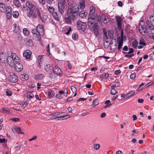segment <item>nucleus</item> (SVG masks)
I'll return each mask as SVG.
<instances>
[{
  "mask_svg": "<svg viewBox=\"0 0 154 154\" xmlns=\"http://www.w3.org/2000/svg\"><path fill=\"white\" fill-rule=\"evenodd\" d=\"M27 15L29 17H32L34 18L39 17L42 21L45 20L47 17L46 15H41L39 8L36 7L32 10H29L27 13Z\"/></svg>",
  "mask_w": 154,
  "mask_h": 154,
  "instance_id": "f257e3e1",
  "label": "nucleus"
},
{
  "mask_svg": "<svg viewBox=\"0 0 154 154\" xmlns=\"http://www.w3.org/2000/svg\"><path fill=\"white\" fill-rule=\"evenodd\" d=\"M19 57L14 53H12L11 56L8 57V63L10 66H14V64L20 62Z\"/></svg>",
  "mask_w": 154,
  "mask_h": 154,
  "instance_id": "f03ea898",
  "label": "nucleus"
},
{
  "mask_svg": "<svg viewBox=\"0 0 154 154\" xmlns=\"http://www.w3.org/2000/svg\"><path fill=\"white\" fill-rule=\"evenodd\" d=\"M65 3V1H62L59 2L58 4V11L60 13L62 14L64 12Z\"/></svg>",
  "mask_w": 154,
  "mask_h": 154,
  "instance_id": "7ed1b4c3",
  "label": "nucleus"
},
{
  "mask_svg": "<svg viewBox=\"0 0 154 154\" xmlns=\"http://www.w3.org/2000/svg\"><path fill=\"white\" fill-rule=\"evenodd\" d=\"M77 25L78 29L82 31H85L87 27L86 24L85 23L82 22L80 20L77 22Z\"/></svg>",
  "mask_w": 154,
  "mask_h": 154,
  "instance_id": "20e7f679",
  "label": "nucleus"
},
{
  "mask_svg": "<svg viewBox=\"0 0 154 154\" xmlns=\"http://www.w3.org/2000/svg\"><path fill=\"white\" fill-rule=\"evenodd\" d=\"M8 79L10 81L13 83H16L18 81V78L15 74L13 72L9 73Z\"/></svg>",
  "mask_w": 154,
  "mask_h": 154,
  "instance_id": "39448f33",
  "label": "nucleus"
},
{
  "mask_svg": "<svg viewBox=\"0 0 154 154\" xmlns=\"http://www.w3.org/2000/svg\"><path fill=\"white\" fill-rule=\"evenodd\" d=\"M25 6L29 9V10H32L36 7L34 2L29 0L26 2Z\"/></svg>",
  "mask_w": 154,
  "mask_h": 154,
  "instance_id": "423d86ee",
  "label": "nucleus"
},
{
  "mask_svg": "<svg viewBox=\"0 0 154 154\" xmlns=\"http://www.w3.org/2000/svg\"><path fill=\"white\" fill-rule=\"evenodd\" d=\"M79 10V7L77 5H72L69 8L67 11V12H69V13L71 14V12L74 13L75 12V13L77 14Z\"/></svg>",
  "mask_w": 154,
  "mask_h": 154,
  "instance_id": "0eeeda50",
  "label": "nucleus"
},
{
  "mask_svg": "<svg viewBox=\"0 0 154 154\" xmlns=\"http://www.w3.org/2000/svg\"><path fill=\"white\" fill-rule=\"evenodd\" d=\"M53 72L57 75H58L60 77H61L63 74V72L62 71L61 69L60 68L57 66H55L53 68Z\"/></svg>",
  "mask_w": 154,
  "mask_h": 154,
  "instance_id": "6e6552de",
  "label": "nucleus"
},
{
  "mask_svg": "<svg viewBox=\"0 0 154 154\" xmlns=\"http://www.w3.org/2000/svg\"><path fill=\"white\" fill-rule=\"evenodd\" d=\"M115 18L116 24L117 28L120 30L122 28V18L119 16H116Z\"/></svg>",
  "mask_w": 154,
  "mask_h": 154,
  "instance_id": "1a4fd4ad",
  "label": "nucleus"
},
{
  "mask_svg": "<svg viewBox=\"0 0 154 154\" xmlns=\"http://www.w3.org/2000/svg\"><path fill=\"white\" fill-rule=\"evenodd\" d=\"M32 33L35 37L37 40L39 41L41 38L40 34L39 33L37 29H33L32 30Z\"/></svg>",
  "mask_w": 154,
  "mask_h": 154,
  "instance_id": "9d476101",
  "label": "nucleus"
},
{
  "mask_svg": "<svg viewBox=\"0 0 154 154\" xmlns=\"http://www.w3.org/2000/svg\"><path fill=\"white\" fill-rule=\"evenodd\" d=\"M61 115H62V112H55L51 115V116H52L50 117V119L52 120L56 119H60Z\"/></svg>",
  "mask_w": 154,
  "mask_h": 154,
  "instance_id": "9b49d317",
  "label": "nucleus"
},
{
  "mask_svg": "<svg viewBox=\"0 0 154 154\" xmlns=\"http://www.w3.org/2000/svg\"><path fill=\"white\" fill-rule=\"evenodd\" d=\"M139 30L141 34L143 35H144L145 34H148L149 32L148 31V29H147L146 27L144 28L142 26H141V27L140 26H139Z\"/></svg>",
  "mask_w": 154,
  "mask_h": 154,
  "instance_id": "f8f14e48",
  "label": "nucleus"
},
{
  "mask_svg": "<svg viewBox=\"0 0 154 154\" xmlns=\"http://www.w3.org/2000/svg\"><path fill=\"white\" fill-rule=\"evenodd\" d=\"M15 70L18 72L21 71L23 69V66L22 64H20V62L14 64Z\"/></svg>",
  "mask_w": 154,
  "mask_h": 154,
  "instance_id": "ddd939ff",
  "label": "nucleus"
},
{
  "mask_svg": "<svg viewBox=\"0 0 154 154\" xmlns=\"http://www.w3.org/2000/svg\"><path fill=\"white\" fill-rule=\"evenodd\" d=\"M36 28L40 35L44 33V27L42 25L39 24L37 26Z\"/></svg>",
  "mask_w": 154,
  "mask_h": 154,
  "instance_id": "4468645a",
  "label": "nucleus"
},
{
  "mask_svg": "<svg viewBox=\"0 0 154 154\" xmlns=\"http://www.w3.org/2000/svg\"><path fill=\"white\" fill-rule=\"evenodd\" d=\"M101 18L103 22L104 23H106L109 21L108 17L106 15L102 13L101 14Z\"/></svg>",
  "mask_w": 154,
  "mask_h": 154,
  "instance_id": "2eb2a0df",
  "label": "nucleus"
},
{
  "mask_svg": "<svg viewBox=\"0 0 154 154\" xmlns=\"http://www.w3.org/2000/svg\"><path fill=\"white\" fill-rule=\"evenodd\" d=\"M93 29L95 35L97 36L99 35L98 27L97 24L94 23L93 26Z\"/></svg>",
  "mask_w": 154,
  "mask_h": 154,
  "instance_id": "dca6fc26",
  "label": "nucleus"
},
{
  "mask_svg": "<svg viewBox=\"0 0 154 154\" xmlns=\"http://www.w3.org/2000/svg\"><path fill=\"white\" fill-rule=\"evenodd\" d=\"M31 52L29 50H26L23 54V56L26 59H29L30 58Z\"/></svg>",
  "mask_w": 154,
  "mask_h": 154,
  "instance_id": "f3484780",
  "label": "nucleus"
},
{
  "mask_svg": "<svg viewBox=\"0 0 154 154\" xmlns=\"http://www.w3.org/2000/svg\"><path fill=\"white\" fill-rule=\"evenodd\" d=\"M95 19L94 17H89L88 20V25L89 26H91L92 25H93L95 22Z\"/></svg>",
  "mask_w": 154,
  "mask_h": 154,
  "instance_id": "a211bd4d",
  "label": "nucleus"
},
{
  "mask_svg": "<svg viewBox=\"0 0 154 154\" xmlns=\"http://www.w3.org/2000/svg\"><path fill=\"white\" fill-rule=\"evenodd\" d=\"M95 14V9L93 6L90 8V14L89 17H94Z\"/></svg>",
  "mask_w": 154,
  "mask_h": 154,
  "instance_id": "6ab92c4d",
  "label": "nucleus"
},
{
  "mask_svg": "<svg viewBox=\"0 0 154 154\" xmlns=\"http://www.w3.org/2000/svg\"><path fill=\"white\" fill-rule=\"evenodd\" d=\"M145 26L147 29L148 30L150 29L152 30L154 29V25L152 24L149 21H146Z\"/></svg>",
  "mask_w": 154,
  "mask_h": 154,
  "instance_id": "aec40b11",
  "label": "nucleus"
},
{
  "mask_svg": "<svg viewBox=\"0 0 154 154\" xmlns=\"http://www.w3.org/2000/svg\"><path fill=\"white\" fill-rule=\"evenodd\" d=\"M44 68L46 72H50L51 71L53 68L50 64H48L45 65Z\"/></svg>",
  "mask_w": 154,
  "mask_h": 154,
  "instance_id": "412c9836",
  "label": "nucleus"
},
{
  "mask_svg": "<svg viewBox=\"0 0 154 154\" xmlns=\"http://www.w3.org/2000/svg\"><path fill=\"white\" fill-rule=\"evenodd\" d=\"M13 26L14 28V32L16 33H19L20 31L19 26L16 23L14 24Z\"/></svg>",
  "mask_w": 154,
  "mask_h": 154,
  "instance_id": "4be33fe9",
  "label": "nucleus"
},
{
  "mask_svg": "<svg viewBox=\"0 0 154 154\" xmlns=\"http://www.w3.org/2000/svg\"><path fill=\"white\" fill-rule=\"evenodd\" d=\"M0 60L2 63L8 62V57L5 55H2L1 54L0 55Z\"/></svg>",
  "mask_w": 154,
  "mask_h": 154,
  "instance_id": "5701e85b",
  "label": "nucleus"
},
{
  "mask_svg": "<svg viewBox=\"0 0 154 154\" xmlns=\"http://www.w3.org/2000/svg\"><path fill=\"white\" fill-rule=\"evenodd\" d=\"M45 93V95L49 97H53L54 95V92L53 91H47Z\"/></svg>",
  "mask_w": 154,
  "mask_h": 154,
  "instance_id": "b1692460",
  "label": "nucleus"
},
{
  "mask_svg": "<svg viewBox=\"0 0 154 154\" xmlns=\"http://www.w3.org/2000/svg\"><path fill=\"white\" fill-rule=\"evenodd\" d=\"M60 119H58V120H64L66 119L70 118V116L69 115H65L62 112V115L60 116Z\"/></svg>",
  "mask_w": 154,
  "mask_h": 154,
  "instance_id": "393cba45",
  "label": "nucleus"
},
{
  "mask_svg": "<svg viewBox=\"0 0 154 154\" xmlns=\"http://www.w3.org/2000/svg\"><path fill=\"white\" fill-rule=\"evenodd\" d=\"M20 78L21 80L23 81H25L28 80L29 77L27 74H21L20 76Z\"/></svg>",
  "mask_w": 154,
  "mask_h": 154,
  "instance_id": "a878e982",
  "label": "nucleus"
},
{
  "mask_svg": "<svg viewBox=\"0 0 154 154\" xmlns=\"http://www.w3.org/2000/svg\"><path fill=\"white\" fill-rule=\"evenodd\" d=\"M67 15L69 18L72 19H74L75 16L77 15V14L75 13V12L74 13L73 12V13L71 12V14H70V13L69 14V12H67Z\"/></svg>",
  "mask_w": 154,
  "mask_h": 154,
  "instance_id": "bb28decb",
  "label": "nucleus"
},
{
  "mask_svg": "<svg viewBox=\"0 0 154 154\" xmlns=\"http://www.w3.org/2000/svg\"><path fill=\"white\" fill-rule=\"evenodd\" d=\"M13 4L17 8H20L21 6V4L19 0H13Z\"/></svg>",
  "mask_w": 154,
  "mask_h": 154,
  "instance_id": "cd10ccee",
  "label": "nucleus"
},
{
  "mask_svg": "<svg viewBox=\"0 0 154 154\" xmlns=\"http://www.w3.org/2000/svg\"><path fill=\"white\" fill-rule=\"evenodd\" d=\"M85 12L84 11H81L79 12L78 13L79 16L82 18H84L86 17Z\"/></svg>",
  "mask_w": 154,
  "mask_h": 154,
  "instance_id": "c85d7f7f",
  "label": "nucleus"
},
{
  "mask_svg": "<svg viewBox=\"0 0 154 154\" xmlns=\"http://www.w3.org/2000/svg\"><path fill=\"white\" fill-rule=\"evenodd\" d=\"M43 55H39L38 56V66L40 67L42 64V62L43 60L42 57Z\"/></svg>",
  "mask_w": 154,
  "mask_h": 154,
  "instance_id": "c756f323",
  "label": "nucleus"
},
{
  "mask_svg": "<svg viewBox=\"0 0 154 154\" xmlns=\"http://www.w3.org/2000/svg\"><path fill=\"white\" fill-rule=\"evenodd\" d=\"M6 8L4 4L0 3V11L2 12H5Z\"/></svg>",
  "mask_w": 154,
  "mask_h": 154,
  "instance_id": "7c9ffc66",
  "label": "nucleus"
},
{
  "mask_svg": "<svg viewBox=\"0 0 154 154\" xmlns=\"http://www.w3.org/2000/svg\"><path fill=\"white\" fill-rule=\"evenodd\" d=\"M26 45L29 47H31L33 45L32 41L31 39H28L26 40Z\"/></svg>",
  "mask_w": 154,
  "mask_h": 154,
  "instance_id": "2f4dec72",
  "label": "nucleus"
},
{
  "mask_svg": "<svg viewBox=\"0 0 154 154\" xmlns=\"http://www.w3.org/2000/svg\"><path fill=\"white\" fill-rule=\"evenodd\" d=\"M117 41L118 43V49L119 50L121 49V47L122 46L123 41L117 40Z\"/></svg>",
  "mask_w": 154,
  "mask_h": 154,
  "instance_id": "473e14b6",
  "label": "nucleus"
},
{
  "mask_svg": "<svg viewBox=\"0 0 154 154\" xmlns=\"http://www.w3.org/2000/svg\"><path fill=\"white\" fill-rule=\"evenodd\" d=\"M52 15L55 20L57 21L59 20L60 17L59 16V15L57 14V13L54 12L52 14Z\"/></svg>",
  "mask_w": 154,
  "mask_h": 154,
  "instance_id": "72a5a7b5",
  "label": "nucleus"
},
{
  "mask_svg": "<svg viewBox=\"0 0 154 154\" xmlns=\"http://www.w3.org/2000/svg\"><path fill=\"white\" fill-rule=\"evenodd\" d=\"M105 104H106V105L104 106V108H106L112 105L110 103V101L109 100H108L105 101Z\"/></svg>",
  "mask_w": 154,
  "mask_h": 154,
  "instance_id": "f704fd0d",
  "label": "nucleus"
},
{
  "mask_svg": "<svg viewBox=\"0 0 154 154\" xmlns=\"http://www.w3.org/2000/svg\"><path fill=\"white\" fill-rule=\"evenodd\" d=\"M44 77V75L42 74H41L39 75H37L35 76V79L38 80H40L42 79Z\"/></svg>",
  "mask_w": 154,
  "mask_h": 154,
  "instance_id": "c9c22d12",
  "label": "nucleus"
},
{
  "mask_svg": "<svg viewBox=\"0 0 154 154\" xmlns=\"http://www.w3.org/2000/svg\"><path fill=\"white\" fill-rule=\"evenodd\" d=\"M99 104V101L97 99H95L93 101L92 105L93 106H95Z\"/></svg>",
  "mask_w": 154,
  "mask_h": 154,
  "instance_id": "e433bc0d",
  "label": "nucleus"
},
{
  "mask_svg": "<svg viewBox=\"0 0 154 154\" xmlns=\"http://www.w3.org/2000/svg\"><path fill=\"white\" fill-rule=\"evenodd\" d=\"M12 8L11 6L7 7L5 9L6 13H12Z\"/></svg>",
  "mask_w": 154,
  "mask_h": 154,
  "instance_id": "4c0bfd02",
  "label": "nucleus"
},
{
  "mask_svg": "<svg viewBox=\"0 0 154 154\" xmlns=\"http://www.w3.org/2000/svg\"><path fill=\"white\" fill-rule=\"evenodd\" d=\"M108 34L109 37L112 38L113 37L114 33L112 30H109L108 31Z\"/></svg>",
  "mask_w": 154,
  "mask_h": 154,
  "instance_id": "58836bf2",
  "label": "nucleus"
},
{
  "mask_svg": "<svg viewBox=\"0 0 154 154\" xmlns=\"http://www.w3.org/2000/svg\"><path fill=\"white\" fill-rule=\"evenodd\" d=\"M135 93L134 91H131L128 94H126V96L127 97H129L133 95Z\"/></svg>",
  "mask_w": 154,
  "mask_h": 154,
  "instance_id": "ea45409f",
  "label": "nucleus"
},
{
  "mask_svg": "<svg viewBox=\"0 0 154 154\" xmlns=\"http://www.w3.org/2000/svg\"><path fill=\"white\" fill-rule=\"evenodd\" d=\"M138 45V43L137 41L135 40L132 43V45L133 47L134 48H136Z\"/></svg>",
  "mask_w": 154,
  "mask_h": 154,
  "instance_id": "a19ab883",
  "label": "nucleus"
},
{
  "mask_svg": "<svg viewBox=\"0 0 154 154\" xmlns=\"http://www.w3.org/2000/svg\"><path fill=\"white\" fill-rule=\"evenodd\" d=\"M12 14L13 17L15 18L18 17L19 15L18 12L17 11L14 12Z\"/></svg>",
  "mask_w": 154,
  "mask_h": 154,
  "instance_id": "79ce46f5",
  "label": "nucleus"
},
{
  "mask_svg": "<svg viewBox=\"0 0 154 154\" xmlns=\"http://www.w3.org/2000/svg\"><path fill=\"white\" fill-rule=\"evenodd\" d=\"M23 32L24 34L26 35H28L29 33V32L26 28L23 29Z\"/></svg>",
  "mask_w": 154,
  "mask_h": 154,
  "instance_id": "37998d69",
  "label": "nucleus"
},
{
  "mask_svg": "<svg viewBox=\"0 0 154 154\" xmlns=\"http://www.w3.org/2000/svg\"><path fill=\"white\" fill-rule=\"evenodd\" d=\"M139 44L140 45H146V43L144 42V39L143 38H141L140 39Z\"/></svg>",
  "mask_w": 154,
  "mask_h": 154,
  "instance_id": "c03bdc74",
  "label": "nucleus"
},
{
  "mask_svg": "<svg viewBox=\"0 0 154 154\" xmlns=\"http://www.w3.org/2000/svg\"><path fill=\"white\" fill-rule=\"evenodd\" d=\"M30 93H31V92H28L27 93V95L26 96V97L27 98H29V99H31L33 98L34 97V95L33 94H32V95H30Z\"/></svg>",
  "mask_w": 154,
  "mask_h": 154,
  "instance_id": "a18cd8bd",
  "label": "nucleus"
},
{
  "mask_svg": "<svg viewBox=\"0 0 154 154\" xmlns=\"http://www.w3.org/2000/svg\"><path fill=\"white\" fill-rule=\"evenodd\" d=\"M104 37L103 38L104 40L106 42H108L107 41H106V40L108 38V37L107 35V32H105L104 31Z\"/></svg>",
  "mask_w": 154,
  "mask_h": 154,
  "instance_id": "49530a36",
  "label": "nucleus"
},
{
  "mask_svg": "<svg viewBox=\"0 0 154 154\" xmlns=\"http://www.w3.org/2000/svg\"><path fill=\"white\" fill-rule=\"evenodd\" d=\"M70 18L65 17L64 19L65 23L68 24H70L71 23V21L69 19Z\"/></svg>",
  "mask_w": 154,
  "mask_h": 154,
  "instance_id": "de8ad7c7",
  "label": "nucleus"
},
{
  "mask_svg": "<svg viewBox=\"0 0 154 154\" xmlns=\"http://www.w3.org/2000/svg\"><path fill=\"white\" fill-rule=\"evenodd\" d=\"M80 8L81 9H83L85 8V3L84 2H82L80 4Z\"/></svg>",
  "mask_w": 154,
  "mask_h": 154,
  "instance_id": "09e8293b",
  "label": "nucleus"
},
{
  "mask_svg": "<svg viewBox=\"0 0 154 154\" xmlns=\"http://www.w3.org/2000/svg\"><path fill=\"white\" fill-rule=\"evenodd\" d=\"M118 92L114 89V88H112L111 90L110 93L112 95H114L117 93Z\"/></svg>",
  "mask_w": 154,
  "mask_h": 154,
  "instance_id": "8fccbe9b",
  "label": "nucleus"
},
{
  "mask_svg": "<svg viewBox=\"0 0 154 154\" xmlns=\"http://www.w3.org/2000/svg\"><path fill=\"white\" fill-rule=\"evenodd\" d=\"M123 31L122 30L121 31V37L120 38H119L118 39V40L123 41Z\"/></svg>",
  "mask_w": 154,
  "mask_h": 154,
  "instance_id": "3c124183",
  "label": "nucleus"
},
{
  "mask_svg": "<svg viewBox=\"0 0 154 154\" xmlns=\"http://www.w3.org/2000/svg\"><path fill=\"white\" fill-rule=\"evenodd\" d=\"M2 110L3 112H9L10 111L9 109L8 108H3Z\"/></svg>",
  "mask_w": 154,
  "mask_h": 154,
  "instance_id": "603ef678",
  "label": "nucleus"
},
{
  "mask_svg": "<svg viewBox=\"0 0 154 154\" xmlns=\"http://www.w3.org/2000/svg\"><path fill=\"white\" fill-rule=\"evenodd\" d=\"M48 10L51 13H54V9L52 7L49 6L48 8Z\"/></svg>",
  "mask_w": 154,
  "mask_h": 154,
  "instance_id": "864d4df0",
  "label": "nucleus"
},
{
  "mask_svg": "<svg viewBox=\"0 0 154 154\" xmlns=\"http://www.w3.org/2000/svg\"><path fill=\"white\" fill-rule=\"evenodd\" d=\"M100 145L99 144H95L94 145V147L95 149L97 150L100 148Z\"/></svg>",
  "mask_w": 154,
  "mask_h": 154,
  "instance_id": "5fc2aeb1",
  "label": "nucleus"
},
{
  "mask_svg": "<svg viewBox=\"0 0 154 154\" xmlns=\"http://www.w3.org/2000/svg\"><path fill=\"white\" fill-rule=\"evenodd\" d=\"M97 21L100 24H102L101 18L100 16H97Z\"/></svg>",
  "mask_w": 154,
  "mask_h": 154,
  "instance_id": "6e6d98bb",
  "label": "nucleus"
},
{
  "mask_svg": "<svg viewBox=\"0 0 154 154\" xmlns=\"http://www.w3.org/2000/svg\"><path fill=\"white\" fill-rule=\"evenodd\" d=\"M28 104V102H24L23 103H22L21 105V107L24 109L26 106Z\"/></svg>",
  "mask_w": 154,
  "mask_h": 154,
  "instance_id": "4d7b16f0",
  "label": "nucleus"
},
{
  "mask_svg": "<svg viewBox=\"0 0 154 154\" xmlns=\"http://www.w3.org/2000/svg\"><path fill=\"white\" fill-rule=\"evenodd\" d=\"M78 37V35L77 34H73L72 35V37L73 39L75 40Z\"/></svg>",
  "mask_w": 154,
  "mask_h": 154,
  "instance_id": "13d9d810",
  "label": "nucleus"
},
{
  "mask_svg": "<svg viewBox=\"0 0 154 154\" xmlns=\"http://www.w3.org/2000/svg\"><path fill=\"white\" fill-rule=\"evenodd\" d=\"M11 120L13 122H16L17 121H19L20 119L18 118H14L11 119Z\"/></svg>",
  "mask_w": 154,
  "mask_h": 154,
  "instance_id": "bf43d9fd",
  "label": "nucleus"
},
{
  "mask_svg": "<svg viewBox=\"0 0 154 154\" xmlns=\"http://www.w3.org/2000/svg\"><path fill=\"white\" fill-rule=\"evenodd\" d=\"M151 32V33L149 34V36L150 38L154 39V33H153L152 32Z\"/></svg>",
  "mask_w": 154,
  "mask_h": 154,
  "instance_id": "052dcab7",
  "label": "nucleus"
},
{
  "mask_svg": "<svg viewBox=\"0 0 154 154\" xmlns=\"http://www.w3.org/2000/svg\"><path fill=\"white\" fill-rule=\"evenodd\" d=\"M50 45L49 44H48L47 46V49L46 51L47 52V53L49 54H51V53L50 52Z\"/></svg>",
  "mask_w": 154,
  "mask_h": 154,
  "instance_id": "680f3d73",
  "label": "nucleus"
},
{
  "mask_svg": "<svg viewBox=\"0 0 154 154\" xmlns=\"http://www.w3.org/2000/svg\"><path fill=\"white\" fill-rule=\"evenodd\" d=\"M12 94V92L10 91H8L6 92V94L7 96H11Z\"/></svg>",
  "mask_w": 154,
  "mask_h": 154,
  "instance_id": "e2e57ef3",
  "label": "nucleus"
},
{
  "mask_svg": "<svg viewBox=\"0 0 154 154\" xmlns=\"http://www.w3.org/2000/svg\"><path fill=\"white\" fill-rule=\"evenodd\" d=\"M7 19H9L12 16V13H6Z\"/></svg>",
  "mask_w": 154,
  "mask_h": 154,
  "instance_id": "0e129e2a",
  "label": "nucleus"
},
{
  "mask_svg": "<svg viewBox=\"0 0 154 154\" xmlns=\"http://www.w3.org/2000/svg\"><path fill=\"white\" fill-rule=\"evenodd\" d=\"M136 77V74L135 73H132L130 75V78L132 79H135Z\"/></svg>",
  "mask_w": 154,
  "mask_h": 154,
  "instance_id": "69168bd1",
  "label": "nucleus"
},
{
  "mask_svg": "<svg viewBox=\"0 0 154 154\" xmlns=\"http://www.w3.org/2000/svg\"><path fill=\"white\" fill-rule=\"evenodd\" d=\"M70 88L73 92H76V89L75 87L73 86H71Z\"/></svg>",
  "mask_w": 154,
  "mask_h": 154,
  "instance_id": "338daca9",
  "label": "nucleus"
},
{
  "mask_svg": "<svg viewBox=\"0 0 154 154\" xmlns=\"http://www.w3.org/2000/svg\"><path fill=\"white\" fill-rule=\"evenodd\" d=\"M56 97L57 98L59 99H60L62 97V96L59 93L57 94L56 95Z\"/></svg>",
  "mask_w": 154,
  "mask_h": 154,
  "instance_id": "774afa93",
  "label": "nucleus"
}]
</instances>
